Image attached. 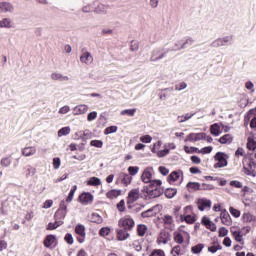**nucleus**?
I'll return each instance as SVG.
<instances>
[{"mask_svg":"<svg viewBox=\"0 0 256 256\" xmlns=\"http://www.w3.org/2000/svg\"><path fill=\"white\" fill-rule=\"evenodd\" d=\"M161 180H153L149 188L147 189V193L150 199H156V197H161L163 195V189H161Z\"/></svg>","mask_w":256,"mask_h":256,"instance_id":"nucleus-1","label":"nucleus"},{"mask_svg":"<svg viewBox=\"0 0 256 256\" xmlns=\"http://www.w3.org/2000/svg\"><path fill=\"white\" fill-rule=\"evenodd\" d=\"M228 45H233V36H224L215 39L211 44L210 47L213 49H219V47H227Z\"/></svg>","mask_w":256,"mask_h":256,"instance_id":"nucleus-2","label":"nucleus"},{"mask_svg":"<svg viewBox=\"0 0 256 256\" xmlns=\"http://www.w3.org/2000/svg\"><path fill=\"white\" fill-rule=\"evenodd\" d=\"M227 159H229L227 154L223 152H217L214 156V161H216V163L214 164V169H221L223 167H227Z\"/></svg>","mask_w":256,"mask_h":256,"instance_id":"nucleus-3","label":"nucleus"},{"mask_svg":"<svg viewBox=\"0 0 256 256\" xmlns=\"http://www.w3.org/2000/svg\"><path fill=\"white\" fill-rule=\"evenodd\" d=\"M119 227H123L125 231H131L135 227V220L131 216H124L118 222Z\"/></svg>","mask_w":256,"mask_h":256,"instance_id":"nucleus-4","label":"nucleus"},{"mask_svg":"<svg viewBox=\"0 0 256 256\" xmlns=\"http://www.w3.org/2000/svg\"><path fill=\"white\" fill-rule=\"evenodd\" d=\"M168 53H169V50L164 51L163 48H156L152 51L150 61L154 63L157 61H161V59L165 58Z\"/></svg>","mask_w":256,"mask_h":256,"instance_id":"nucleus-5","label":"nucleus"},{"mask_svg":"<svg viewBox=\"0 0 256 256\" xmlns=\"http://www.w3.org/2000/svg\"><path fill=\"white\" fill-rule=\"evenodd\" d=\"M199 211H209L211 209L212 202L207 198H199L197 200Z\"/></svg>","mask_w":256,"mask_h":256,"instance_id":"nucleus-6","label":"nucleus"},{"mask_svg":"<svg viewBox=\"0 0 256 256\" xmlns=\"http://www.w3.org/2000/svg\"><path fill=\"white\" fill-rule=\"evenodd\" d=\"M140 195H141V192L139 191V188L132 189L128 193L127 203L129 205H131L132 203H135V201L139 200Z\"/></svg>","mask_w":256,"mask_h":256,"instance_id":"nucleus-7","label":"nucleus"},{"mask_svg":"<svg viewBox=\"0 0 256 256\" xmlns=\"http://www.w3.org/2000/svg\"><path fill=\"white\" fill-rule=\"evenodd\" d=\"M44 247H46L47 249H55V247H57V238L55 237V235H48L46 236V238L44 239Z\"/></svg>","mask_w":256,"mask_h":256,"instance_id":"nucleus-8","label":"nucleus"},{"mask_svg":"<svg viewBox=\"0 0 256 256\" xmlns=\"http://www.w3.org/2000/svg\"><path fill=\"white\" fill-rule=\"evenodd\" d=\"M79 202L82 205H91V203H93V194L89 193V192H84L79 196Z\"/></svg>","mask_w":256,"mask_h":256,"instance_id":"nucleus-9","label":"nucleus"},{"mask_svg":"<svg viewBox=\"0 0 256 256\" xmlns=\"http://www.w3.org/2000/svg\"><path fill=\"white\" fill-rule=\"evenodd\" d=\"M185 239H191V236L187 232H174V241L175 243H178V245H181Z\"/></svg>","mask_w":256,"mask_h":256,"instance_id":"nucleus-10","label":"nucleus"},{"mask_svg":"<svg viewBox=\"0 0 256 256\" xmlns=\"http://www.w3.org/2000/svg\"><path fill=\"white\" fill-rule=\"evenodd\" d=\"M87 111H89V106H87V104H79L72 109V113L74 116L85 115Z\"/></svg>","mask_w":256,"mask_h":256,"instance_id":"nucleus-11","label":"nucleus"},{"mask_svg":"<svg viewBox=\"0 0 256 256\" xmlns=\"http://www.w3.org/2000/svg\"><path fill=\"white\" fill-rule=\"evenodd\" d=\"M80 62L84 65H91L93 63V55H91L88 51L83 50L80 56Z\"/></svg>","mask_w":256,"mask_h":256,"instance_id":"nucleus-12","label":"nucleus"},{"mask_svg":"<svg viewBox=\"0 0 256 256\" xmlns=\"http://www.w3.org/2000/svg\"><path fill=\"white\" fill-rule=\"evenodd\" d=\"M75 233L77 235H79V237L77 238L78 242L79 243H83V241H85V235H86V233H85V226L83 224L76 225Z\"/></svg>","mask_w":256,"mask_h":256,"instance_id":"nucleus-13","label":"nucleus"},{"mask_svg":"<svg viewBox=\"0 0 256 256\" xmlns=\"http://www.w3.org/2000/svg\"><path fill=\"white\" fill-rule=\"evenodd\" d=\"M220 219H221V223L223 225H226L227 227H229L233 223V221L231 220V216L229 215V212H227V210L221 211Z\"/></svg>","mask_w":256,"mask_h":256,"instance_id":"nucleus-14","label":"nucleus"},{"mask_svg":"<svg viewBox=\"0 0 256 256\" xmlns=\"http://www.w3.org/2000/svg\"><path fill=\"white\" fill-rule=\"evenodd\" d=\"M151 177H153L152 169L146 168L141 176V179L143 183H153V180H151Z\"/></svg>","mask_w":256,"mask_h":256,"instance_id":"nucleus-15","label":"nucleus"},{"mask_svg":"<svg viewBox=\"0 0 256 256\" xmlns=\"http://www.w3.org/2000/svg\"><path fill=\"white\" fill-rule=\"evenodd\" d=\"M15 8L9 2H0V13H13Z\"/></svg>","mask_w":256,"mask_h":256,"instance_id":"nucleus-16","label":"nucleus"},{"mask_svg":"<svg viewBox=\"0 0 256 256\" xmlns=\"http://www.w3.org/2000/svg\"><path fill=\"white\" fill-rule=\"evenodd\" d=\"M195 43V40L193 38L188 37L185 40H182V45L178 48H173L172 51H181V49H187V47H191Z\"/></svg>","mask_w":256,"mask_h":256,"instance_id":"nucleus-17","label":"nucleus"},{"mask_svg":"<svg viewBox=\"0 0 256 256\" xmlns=\"http://www.w3.org/2000/svg\"><path fill=\"white\" fill-rule=\"evenodd\" d=\"M231 234L237 243H241L243 245V232H241V230L232 228Z\"/></svg>","mask_w":256,"mask_h":256,"instance_id":"nucleus-18","label":"nucleus"},{"mask_svg":"<svg viewBox=\"0 0 256 256\" xmlns=\"http://www.w3.org/2000/svg\"><path fill=\"white\" fill-rule=\"evenodd\" d=\"M37 153V148L35 146H28L22 149V155L24 157H33Z\"/></svg>","mask_w":256,"mask_h":256,"instance_id":"nucleus-19","label":"nucleus"},{"mask_svg":"<svg viewBox=\"0 0 256 256\" xmlns=\"http://www.w3.org/2000/svg\"><path fill=\"white\" fill-rule=\"evenodd\" d=\"M159 206H154L144 212L141 213V217L147 218V217H155L157 215V209Z\"/></svg>","mask_w":256,"mask_h":256,"instance_id":"nucleus-20","label":"nucleus"},{"mask_svg":"<svg viewBox=\"0 0 256 256\" xmlns=\"http://www.w3.org/2000/svg\"><path fill=\"white\" fill-rule=\"evenodd\" d=\"M158 243L159 245H167V243H169V233L165 232V231H162L160 234H159V237H158Z\"/></svg>","mask_w":256,"mask_h":256,"instance_id":"nucleus-21","label":"nucleus"},{"mask_svg":"<svg viewBox=\"0 0 256 256\" xmlns=\"http://www.w3.org/2000/svg\"><path fill=\"white\" fill-rule=\"evenodd\" d=\"M13 28V21L10 18H4L0 20V29H11Z\"/></svg>","mask_w":256,"mask_h":256,"instance_id":"nucleus-22","label":"nucleus"},{"mask_svg":"<svg viewBox=\"0 0 256 256\" xmlns=\"http://www.w3.org/2000/svg\"><path fill=\"white\" fill-rule=\"evenodd\" d=\"M210 133L214 137H219L221 135V126L218 123H214L210 126Z\"/></svg>","mask_w":256,"mask_h":256,"instance_id":"nucleus-23","label":"nucleus"},{"mask_svg":"<svg viewBox=\"0 0 256 256\" xmlns=\"http://www.w3.org/2000/svg\"><path fill=\"white\" fill-rule=\"evenodd\" d=\"M187 189L190 193H192L193 191H201V184L199 182H189L187 184Z\"/></svg>","mask_w":256,"mask_h":256,"instance_id":"nucleus-24","label":"nucleus"},{"mask_svg":"<svg viewBox=\"0 0 256 256\" xmlns=\"http://www.w3.org/2000/svg\"><path fill=\"white\" fill-rule=\"evenodd\" d=\"M52 81H69L68 76H63V74L59 72H54L51 74Z\"/></svg>","mask_w":256,"mask_h":256,"instance_id":"nucleus-25","label":"nucleus"},{"mask_svg":"<svg viewBox=\"0 0 256 256\" xmlns=\"http://www.w3.org/2000/svg\"><path fill=\"white\" fill-rule=\"evenodd\" d=\"M218 141L221 143V145H230V143H233V136H231V134H226L220 137Z\"/></svg>","mask_w":256,"mask_h":256,"instance_id":"nucleus-26","label":"nucleus"},{"mask_svg":"<svg viewBox=\"0 0 256 256\" xmlns=\"http://www.w3.org/2000/svg\"><path fill=\"white\" fill-rule=\"evenodd\" d=\"M94 3H96V5L94 6V11L96 13H106L107 9H109V6L105 4H101L99 2H94Z\"/></svg>","mask_w":256,"mask_h":256,"instance_id":"nucleus-27","label":"nucleus"},{"mask_svg":"<svg viewBox=\"0 0 256 256\" xmlns=\"http://www.w3.org/2000/svg\"><path fill=\"white\" fill-rule=\"evenodd\" d=\"M117 239L118 241H126V239H129V233H127L125 228L117 231Z\"/></svg>","mask_w":256,"mask_h":256,"instance_id":"nucleus-28","label":"nucleus"},{"mask_svg":"<svg viewBox=\"0 0 256 256\" xmlns=\"http://www.w3.org/2000/svg\"><path fill=\"white\" fill-rule=\"evenodd\" d=\"M256 220L255 216L251 214L250 212H245L242 215V221L243 223H253Z\"/></svg>","mask_w":256,"mask_h":256,"instance_id":"nucleus-29","label":"nucleus"},{"mask_svg":"<svg viewBox=\"0 0 256 256\" xmlns=\"http://www.w3.org/2000/svg\"><path fill=\"white\" fill-rule=\"evenodd\" d=\"M121 196V190L112 189L106 193L107 199H117V197Z\"/></svg>","mask_w":256,"mask_h":256,"instance_id":"nucleus-30","label":"nucleus"},{"mask_svg":"<svg viewBox=\"0 0 256 256\" xmlns=\"http://www.w3.org/2000/svg\"><path fill=\"white\" fill-rule=\"evenodd\" d=\"M179 179H181V172L177 171H173L168 177L169 183H176Z\"/></svg>","mask_w":256,"mask_h":256,"instance_id":"nucleus-31","label":"nucleus"},{"mask_svg":"<svg viewBox=\"0 0 256 256\" xmlns=\"http://www.w3.org/2000/svg\"><path fill=\"white\" fill-rule=\"evenodd\" d=\"M67 216V211L57 210L54 214L55 221H63Z\"/></svg>","mask_w":256,"mask_h":256,"instance_id":"nucleus-32","label":"nucleus"},{"mask_svg":"<svg viewBox=\"0 0 256 256\" xmlns=\"http://www.w3.org/2000/svg\"><path fill=\"white\" fill-rule=\"evenodd\" d=\"M90 220L92 223H96L97 225H101V223H103V217L97 213H92Z\"/></svg>","mask_w":256,"mask_h":256,"instance_id":"nucleus-33","label":"nucleus"},{"mask_svg":"<svg viewBox=\"0 0 256 256\" xmlns=\"http://www.w3.org/2000/svg\"><path fill=\"white\" fill-rule=\"evenodd\" d=\"M87 185H89L90 187H99V185H101V179H99L98 177H91L87 181Z\"/></svg>","mask_w":256,"mask_h":256,"instance_id":"nucleus-34","label":"nucleus"},{"mask_svg":"<svg viewBox=\"0 0 256 256\" xmlns=\"http://www.w3.org/2000/svg\"><path fill=\"white\" fill-rule=\"evenodd\" d=\"M184 253L185 252L183 251V249H181L180 245L174 246L171 250L172 256H181V255H184Z\"/></svg>","mask_w":256,"mask_h":256,"instance_id":"nucleus-35","label":"nucleus"},{"mask_svg":"<svg viewBox=\"0 0 256 256\" xmlns=\"http://www.w3.org/2000/svg\"><path fill=\"white\" fill-rule=\"evenodd\" d=\"M37 173V169L31 165L26 166L25 168V175L26 177H33Z\"/></svg>","mask_w":256,"mask_h":256,"instance_id":"nucleus-36","label":"nucleus"},{"mask_svg":"<svg viewBox=\"0 0 256 256\" xmlns=\"http://www.w3.org/2000/svg\"><path fill=\"white\" fill-rule=\"evenodd\" d=\"M63 223H64L63 221H57V220H55L54 223L50 222L47 226V230L53 231V230L57 229V227H61V225H63Z\"/></svg>","mask_w":256,"mask_h":256,"instance_id":"nucleus-37","label":"nucleus"},{"mask_svg":"<svg viewBox=\"0 0 256 256\" xmlns=\"http://www.w3.org/2000/svg\"><path fill=\"white\" fill-rule=\"evenodd\" d=\"M177 195V189L175 188H168L165 190V197H167V199H173V197H175Z\"/></svg>","mask_w":256,"mask_h":256,"instance_id":"nucleus-38","label":"nucleus"},{"mask_svg":"<svg viewBox=\"0 0 256 256\" xmlns=\"http://www.w3.org/2000/svg\"><path fill=\"white\" fill-rule=\"evenodd\" d=\"M95 5H97V3L93 2L83 6L82 7L83 13H91L92 11H95Z\"/></svg>","mask_w":256,"mask_h":256,"instance_id":"nucleus-39","label":"nucleus"},{"mask_svg":"<svg viewBox=\"0 0 256 256\" xmlns=\"http://www.w3.org/2000/svg\"><path fill=\"white\" fill-rule=\"evenodd\" d=\"M137 233H138L139 237H144L145 233H147V226L145 224L138 225Z\"/></svg>","mask_w":256,"mask_h":256,"instance_id":"nucleus-40","label":"nucleus"},{"mask_svg":"<svg viewBox=\"0 0 256 256\" xmlns=\"http://www.w3.org/2000/svg\"><path fill=\"white\" fill-rule=\"evenodd\" d=\"M135 113H137V108L122 110L120 112V115H128V117H135Z\"/></svg>","mask_w":256,"mask_h":256,"instance_id":"nucleus-41","label":"nucleus"},{"mask_svg":"<svg viewBox=\"0 0 256 256\" xmlns=\"http://www.w3.org/2000/svg\"><path fill=\"white\" fill-rule=\"evenodd\" d=\"M163 223L166 227H171L173 225V216L165 215L163 217Z\"/></svg>","mask_w":256,"mask_h":256,"instance_id":"nucleus-42","label":"nucleus"},{"mask_svg":"<svg viewBox=\"0 0 256 256\" xmlns=\"http://www.w3.org/2000/svg\"><path fill=\"white\" fill-rule=\"evenodd\" d=\"M247 149H249V151H255V149H256L255 139H253L251 137L248 138Z\"/></svg>","mask_w":256,"mask_h":256,"instance_id":"nucleus-43","label":"nucleus"},{"mask_svg":"<svg viewBox=\"0 0 256 256\" xmlns=\"http://www.w3.org/2000/svg\"><path fill=\"white\" fill-rule=\"evenodd\" d=\"M204 247H205V245H203V244H197L191 248V251H192V253L197 255L203 251Z\"/></svg>","mask_w":256,"mask_h":256,"instance_id":"nucleus-44","label":"nucleus"},{"mask_svg":"<svg viewBox=\"0 0 256 256\" xmlns=\"http://www.w3.org/2000/svg\"><path fill=\"white\" fill-rule=\"evenodd\" d=\"M193 117V114H185V115H182V116H178L177 117V120H178V123H185V121H189V119H191Z\"/></svg>","mask_w":256,"mask_h":256,"instance_id":"nucleus-45","label":"nucleus"},{"mask_svg":"<svg viewBox=\"0 0 256 256\" xmlns=\"http://www.w3.org/2000/svg\"><path fill=\"white\" fill-rule=\"evenodd\" d=\"M69 133H71V128L69 126L63 127L58 131V137L69 135Z\"/></svg>","mask_w":256,"mask_h":256,"instance_id":"nucleus-46","label":"nucleus"},{"mask_svg":"<svg viewBox=\"0 0 256 256\" xmlns=\"http://www.w3.org/2000/svg\"><path fill=\"white\" fill-rule=\"evenodd\" d=\"M111 234V228L109 227H102L99 231L100 237H107Z\"/></svg>","mask_w":256,"mask_h":256,"instance_id":"nucleus-47","label":"nucleus"},{"mask_svg":"<svg viewBox=\"0 0 256 256\" xmlns=\"http://www.w3.org/2000/svg\"><path fill=\"white\" fill-rule=\"evenodd\" d=\"M11 163H12V161H11V158H9V157H4L0 161V165L2 167H9L11 165Z\"/></svg>","mask_w":256,"mask_h":256,"instance_id":"nucleus-48","label":"nucleus"},{"mask_svg":"<svg viewBox=\"0 0 256 256\" xmlns=\"http://www.w3.org/2000/svg\"><path fill=\"white\" fill-rule=\"evenodd\" d=\"M128 173L131 176H135L139 173V167L138 166H130L128 167Z\"/></svg>","mask_w":256,"mask_h":256,"instance_id":"nucleus-49","label":"nucleus"},{"mask_svg":"<svg viewBox=\"0 0 256 256\" xmlns=\"http://www.w3.org/2000/svg\"><path fill=\"white\" fill-rule=\"evenodd\" d=\"M122 183H124V185H130L131 181L133 178H131V176L129 174H122Z\"/></svg>","mask_w":256,"mask_h":256,"instance_id":"nucleus-50","label":"nucleus"},{"mask_svg":"<svg viewBox=\"0 0 256 256\" xmlns=\"http://www.w3.org/2000/svg\"><path fill=\"white\" fill-rule=\"evenodd\" d=\"M111 133H117V126H109L104 131V135H111Z\"/></svg>","mask_w":256,"mask_h":256,"instance_id":"nucleus-51","label":"nucleus"},{"mask_svg":"<svg viewBox=\"0 0 256 256\" xmlns=\"http://www.w3.org/2000/svg\"><path fill=\"white\" fill-rule=\"evenodd\" d=\"M91 147H97L98 149H101L103 147V141L101 140H92L90 142Z\"/></svg>","mask_w":256,"mask_h":256,"instance_id":"nucleus-52","label":"nucleus"},{"mask_svg":"<svg viewBox=\"0 0 256 256\" xmlns=\"http://www.w3.org/2000/svg\"><path fill=\"white\" fill-rule=\"evenodd\" d=\"M184 151H185V153H188V154L199 153V148H196V147H190L189 148V146H185Z\"/></svg>","mask_w":256,"mask_h":256,"instance_id":"nucleus-53","label":"nucleus"},{"mask_svg":"<svg viewBox=\"0 0 256 256\" xmlns=\"http://www.w3.org/2000/svg\"><path fill=\"white\" fill-rule=\"evenodd\" d=\"M211 151H213V146H207L199 150L198 153H202V155H207L211 153Z\"/></svg>","mask_w":256,"mask_h":256,"instance_id":"nucleus-54","label":"nucleus"},{"mask_svg":"<svg viewBox=\"0 0 256 256\" xmlns=\"http://www.w3.org/2000/svg\"><path fill=\"white\" fill-rule=\"evenodd\" d=\"M223 249V247H221V245H214V246H210V247H208V251L210 252V253H217V251H221Z\"/></svg>","mask_w":256,"mask_h":256,"instance_id":"nucleus-55","label":"nucleus"},{"mask_svg":"<svg viewBox=\"0 0 256 256\" xmlns=\"http://www.w3.org/2000/svg\"><path fill=\"white\" fill-rule=\"evenodd\" d=\"M70 111H71V108L69 106L65 105L59 109L58 113L60 115H67V113H69Z\"/></svg>","mask_w":256,"mask_h":256,"instance_id":"nucleus-56","label":"nucleus"},{"mask_svg":"<svg viewBox=\"0 0 256 256\" xmlns=\"http://www.w3.org/2000/svg\"><path fill=\"white\" fill-rule=\"evenodd\" d=\"M149 256H165V251L161 249H155L151 252Z\"/></svg>","mask_w":256,"mask_h":256,"instance_id":"nucleus-57","label":"nucleus"},{"mask_svg":"<svg viewBox=\"0 0 256 256\" xmlns=\"http://www.w3.org/2000/svg\"><path fill=\"white\" fill-rule=\"evenodd\" d=\"M229 211H230V213H231V215L233 216V217H241V211H239V210H237V209H235V208H233V207H230L229 208Z\"/></svg>","mask_w":256,"mask_h":256,"instance_id":"nucleus-58","label":"nucleus"},{"mask_svg":"<svg viewBox=\"0 0 256 256\" xmlns=\"http://www.w3.org/2000/svg\"><path fill=\"white\" fill-rule=\"evenodd\" d=\"M131 51H139V42L132 40L130 44Z\"/></svg>","mask_w":256,"mask_h":256,"instance_id":"nucleus-59","label":"nucleus"},{"mask_svg":"<svg viewBox=\"0 0 256 256\" xmlns=\"http://www.w3.org/2000/svg\"><path fill=\"white\" fill-rule=\"evenodd\" d=\"M95 119H97V111H93V112H90L88 115H87V121H95Z\"/></svg>","mask_w":256,"mask_h":256,"instance_id":"nucleus-60","label":"nucleus"},{"mask_svg":"<svg viewBox=\"0 0 256 256\" xmlns=\"http://www.w3.org/2000/svg\"><path fill=\"white\" fill-rule=\"evenodd\" d=\"M59 167H61V158L56 157L53 159V168L59 169Z\"/></svg>","mask_w":256,"mask_h":256,"instance_id":"nucleus-61","label":"nucleus"},{"mask_svg":"<svg viewBox=\"0 0 256 256\" xmlns=\"http://www.w3.org/2000/svg\"><path fill=\"white\" fill-rule=\"evenodd\" d=\"M64 240L68 245H73V235L71 233H67L64 237Z\"/></svg>","mask_w":256,"mask_h":256,"instance_id":"nucleus-62","label":"nucleus"},{"mask_svg":"<svg viewBox=\"0 0 256 256\" xmlns=\"http://www.w3.org/2000/svg\"><path fill=\"white\" fill-rule=\"evenodd\" d=\"M184 89H187V83L185 82H181L175 86L176 91H183Z\"/></svg>","mask_w":256,"mask_h":256,"instance_id":"nucleus-63","label":"nucleus"},{"mask_svg":"<svg viewBox=\"0 0 256 256\" xmlns=\"http://www.w3.org/2000/svg\"><path fill=\"white\" fill-rule=\"evenodd\" d=\"M140 141L142 143H151V141H153V138L150 135H145L140 137Z\"/></svg>","mask_w":256,"mask_h":256,"instance_id":"nucleus-64","label":"nucleus"}]
</instances>
